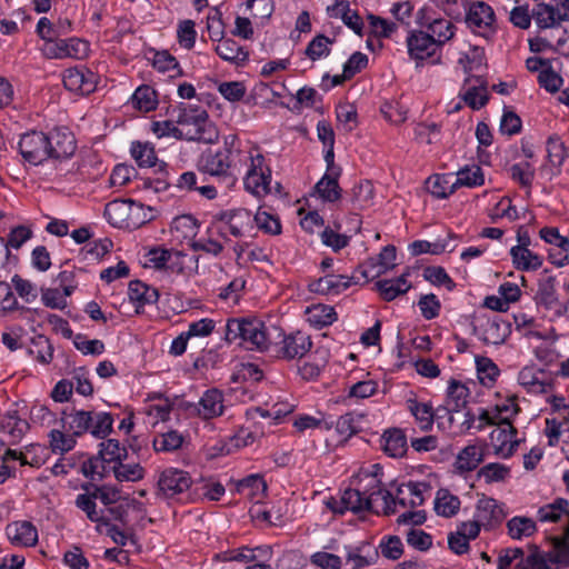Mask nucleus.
<instances>
[{"label":"nucleus","instance_id":"nucleus-15","mask_svg":"<svg viewBox=\"0 0 569 569\" xmlns=\"http://www.w3.org/2000/svg\"><path fill=\"white\" fill-rule=\"evenodd\" d=\"M477 383L472 380L460 381L451 379L448 382L446 406L448 411H460L471 399L472 392L476 390Z\"/></svg>","mask_w":569,"mask_h":569},{"label":"nucleus","instance_id":"nucleus-22","mask_svg":"<svg viewBox=\"0 0 569 569\" xmlns=\"http://www.w3.org/2000/svg\"><path fill=\"white\" fill-rule=\"evenodd\" d=\"M63 84L69 91L89 94L96 89V74L88 69L70 68L64 71Z\"/></svg>","mask_w":569,"mask_h":569},{"label":"nucleus","instance_id":"nucleus-16","mask_svg":"<svg viewBox=\"0 0 569 569\" xmlns=\"http://www.w3.org/2000/svg\"><path fill=\"white\" fill-rule=\"evenodd\" d=\"M535 300L538 306H542L545 309L553 311L558 317L563 316L567 311L566 306L558 299L556 280L553 277H547L539 281Z\"/></svg>","mask_w":569,"mask_h":569},{"label":"nucleus","instance_id":"nucleus-18","mask_svg":"<svg viewBox=\"0 0 569 569\" xmlns=\"http://www.w3.org/2000/svg\"><path fill=\"white\" fill-rule=\"evenodd\" d=\"M505 516L502 506L496 499L482 496L477 501L473 517L483 528L497 526L503 520Z\"/></svg>","mask_w":569,"mask_h":569},{"label":"nucleus","instance_id":"nucleus-63","mask_svg":"<svg viewBox=\"0 0 569 569\" xmlns=\"http://www.w3.org/2000/svg\"><path fill=\"white\" fill-rule=\"evenodd\" d=\"M331 43L332 40H330L328 37L318 34L308 43L305 53L310 60L317 61L329 56Z\"/></svg>","mask_w":569,"mask_h":569},{"label":"nucleus","instance_id":"nucleus-58","mask_svg":"<svg viewBox=\"0 0 569 569\" xmlns=\"http://www.w3.org/2000/svg\"><path fill=\"white\" fill-rule=\"evenodd\" d=\"M113 473L119 481H139L144 477V468L140 463L120 461L113 467Z\"/></svg>","mask_w":569,"mask_h":569},{"label":"nucleus","instance_id":"nucleus-21","mask_svg":"<svg viewBox=\"0 0 569 569\" xmlns=\"http://www.w3.org/2000/svg\"><path fill=\"white\" fill-rule=\"evenodd\" d=\"M6 535L17 547H33L38 542V529L30 521H14L7 526Z\"/></svg>","mask_w":569,"mask_h":569},{"label":"nucleus","instance_id":"nucleus-45","mask_svg":"<svg viewBox=\"0 0 569 569\" xmlns=\"http://www.w3.org/2000/svg\"><path fill=\"white\" fill-rule=\"evenodd\" d=\"M569 512V501L565 498H557L551 503L541 506L537 511V519L540 522H558L561 517Z\"/></svg>","mask_w":569,"mask_h":569},{"label":"nucleus","instance_id":"nucleus-26","mask_svg":"<svg viewBox=\"0 0 569 569\" xmlns=\"http://www.w3.org/2000/svg\"><path fill=\"white\" fill-rule=\"evenodd\" d=\"M539 236L545 242L556 246L562 252L559 260L555 258V253L549 254L552 264L563 267L569 263V238L561 236L559 229L555 227L540 229Z\"/></svg>","mask_w":569,"mask_h":569},{"label":"nucleus","instance_id":"nucleus-1","mask_svg":"<svg viewBox=\"0 0 569 569\" xmlns=\"http://www.w3.org/2000/svg\"><path fill=\"white\" fill-rule=\"evenodd\" d=\"M382 477L383 469L380 465L362 467L353 477V488L346 489L340 498L326 499L323 503L337 515L346 511L392 515L396 512V501L392 493L383 487Z\"/></svg>","mask_w":569,"mask_h":569},{"label":"nucleus","instance_id":"nucleus-47","mask_svg":"<svg viewBox=\"0 0 569 569\" xmlns=\"http://www.w3.org/2000/svg\"><path fill=\"white\" fill-rule=\"evenodd\" d=\"M453 182L457 189L460 187L475 188L485 183V176L479 166H466L453 176Z\"/></svg>","mask_w":569,"mask_h":569},{"label":"nucleus","instance_id":"nucleus-4","mask_svg":"<svg viewBox=\"0 0 569 569\" xmlns=\"http://www.w3.org/2000/svg\"><path fill=\"white\" fill-rule=\"evenodd\" d=\"M239 139L236 134H228L223 138V147L216 151L204 152L199 162L200 171L213 177H230L232 157L240 151Z\"/></svg>","mask_w":569,"mask_h":569},{"label":"nucleus","instance_id":"nucleus-54","mask_svg":"<svg viewBox=\"0 0 569 569\" xmlns=\"http://www.w3.org/2000/svg\"><path fill=\"white\" fill-rule=\"evenodd\" d=\"M477 377L485 387H492L499 376V368L487 357H476Z\"/></svg>","mask_w":569,"mask_h":569},{"label":"nucleus","instance_id":"nucleus-8","mask_svg":"<svg viewBox=\"0 0 569 569\" xmlns=\"http://www.w3.org/2000/svg\"><path fill=\"white\" fill-rule=\"evenodd\" d=\"M49 146L50 141L47 134L41 131L27 132L19 140V151L22 158L33 166H39L50 159Z\"/></svg>","mask_w":569,"mask_h":569},{"label":"nucleus","instance_id":"nucleus-64","mask_svg":"<svg viewBox=\"0 0 569 569\" xmlns=\"http://www.w3.org/2000/svg\"><path fill=\"white\" fill-rule=\"evenodd\" d=\"M548 562L546 552L532 547L527 556L522 552V558L517 562V567L519 569H549Z\"/></svg>","mask_w":569,"mask_h":569},{"label":"nucleus","instance_id":"nucleus-41","mask_svg":"<svg viewBox=\"0 0 569 569\" xmlns=\"http://www.w3.org/2000/svg\"><path fill=\"white\" fill-rule=\"evenodd\" d=\"M307 321L316 327L323 328L333 323L337 319V313L333 307L322 303L312 305L306 310Z\"/></svg>","mask_w":569,"mask_h":569},{"label":"nucleus","instance_id":"nucleus-46","mask_svg":"<svg viewBox=\"0 0 569 569\" xmlns=\"http://www.w3.org/2000/svg\"><path fill=\"white\" fill-rule=\"evenodd\" d=\"M376 286L381 297L387 301H391L398 296L406 293L411 287L405 274L396 279L380 280Z\"/></svg>","mask_w":569,"mask_h":569},{"label":"nucleus","instance_id":"nucleus-29","mask_svg":"<svg viewBox=\"0 0 569 569\" xmlns=\"http://www.w3.org/2000/svg\"><path fill=\"white\" fill-rule=\"evenodd\" d=\"M341 174V168H331L330 173L325 176L316 183L315 190L323 201L335 202L341 197V189L338 179Z\"/></svg>","mask_w":569,"mask_h":569},{"label":"nucleus","instance_id":"nucleus-7","mask_svg":"<svg viewBox=\"0 0 569 569\" xmlns=\"http://www.w3.org/2000/svg\"><path fill=\"white\" fill-rule=\"evenodd\" d=\"M409 57L420 67L425 61L436 63L440 59L441 48L433 41V38L425 31H411L407 39Z\"/></svg>","mask_w":569,"mask_h":569},{"label":"nucleus","instance_id":"nucleus-61","mask_svg":"<svg viewBox=\"0 0 569 569\" xmlns=\"http://www.w3.org/2000/svg\"><path fill=\"white\" fill-rule=\"evenodd\" d=\"M73 346L84 356H100L104 352V343L99 339H88L83 333L73 337Z\"/></svg>","mask_w":569,"mask_h":569},{"label":"nucleus","instance_id":"nucleus-52","mask_svg":"<svg viewBox=\"0 0 569 569\" xmlns=\"http://www.w3.org/2000/svg\"><path fill=\"white\" fill-rule=\"evenodd\" d=\"M214 50L221 59L229 62L238 63L248 58L243 48L232 39L220 40Z\"/></svg>","mask_w":569,"mask_h":569},{"label":"nucleus","instance_id":"nucleus-40","mask_svg":"<svg viewBox=\"0 0 569 569\" xmlns=\"http://www.w3.org/2000/svg\"><path fill=\"white\" fill-rule=\"evenodd\" d=\"M407 409L415 417L421 431H429L433 426L435 413L431 405L416 399L407 400Z\"/></svg>","mask_w":569,"mask_h":569},{"label":"nucleus","instance_id":"nucleus-60","mask_svg":"<svg viewBox=\"0 0 569 569\" xmlns=\"http://www.w3.org/2000/svg\"><path fill=\"white\" fill-rule=\"evenodd\" d=\"M98 453L106 462L119 463L127 458V449L116 439L102 441Z\"/></svg>","mask_w":569,"mask_h":569},{"label":"nucleus","instance_id":"nucleus-2","mask_svg":"<svg viewBox=\"0 0 569 569\" xmlns=\"http://www.w3.org/2000/svg\"><path fill=\"white\" fill-rule=\"evenodd\" d=\"M280 337H282V330L279 327L258 318L230 319L226 325V340L228 342L239 341L249 350H267Z\"/></svg>","mask_w":569,"mask_h":569},{"label":"nucleus","instance_id":"nucleus-39","mask_svg":"<svg viewBox=\"0 0 569 569\" xmlns=\"http://www.w3.org/2000/svg\"><path fill=\"white\" fill-rule=\"evenodd\" d=\"M509 335L506 322L500 321L497 317L489 319L481 326L480 339L488 345H500L505 342Z\"/></svg>","mask_w":569,"mask_h":569},{"label":"nucleus","instance_id":"nucleus-37","mask_svg":"<svg viewBox=\"0 0 569 569\" xmlns=\"http://www.w3.org/2000/svg\"><path fill=\"white\" fill-rule=\"evenodd\" d=\"M491 442L495 446V452L502 457L512 455L513 443V428L511 423H503L492 430L490 435Z\"/></svg>","mask_w":569,"mask_h":569},{"label":"nucleus","instance_id":"nucleus-27","mask_svg":"<svg viewBox=\"0 0 569 569\" xmlns=\"http://www.w3.org/2000/svg\"><path fill=\"white\" fill-rule=\"evenodd\" d=\"M351 283V277L329 273L311 282L309 288L312 292L321 295H338L348 289Z\"/></svg>","mask_w":569,"mask_h":569},{"label":"nucleus","instance_id":"nucleus-32","mask_svg":"<svg viewBox=\"0 0 569 569\" xmlns=\"http://www.w3.org/2000/svg\"><path fill=\"white\" fill-rule=\"evenodd\" d=\"M29 429V423L16 413H8L0 420V430L8 443H18Z\"/></svg>","mask_w":569,"mask_h":569},{"label":"nucleus","instance_id":"nucleus-25","mask_svg":"<svg viewBox=\"0 0 569 569\" xmlns=\"http://www.w3.org/2000/svg\"><path fill=\"white\" fill-rule=\"evenodd\" d=\"M461 96L471 109L482 108L488 102L486 81L481 77L467 78Z\"/></svg>","mask_w":569,"mask_h":569},{"label":"nucleus","instance_id":"nucleus-9","mask_svg":"<svg viewBox=\"0 0 569 569\" xmlns=\"http://www.w3.org/2000/svg\"><path fill=\"white\" fill-rule=\"evenodd\" d=\"M187 409L202 420L220 417L224 412V396L217 388L206 390L198 402L189 403Z\"/></svg>","mask_w":569,"mask_h":569},{"label":"nucleus","instance_id":"nucleus-20","mask_svg":"<svg viewBox=\"0 0 569 569\" xmlns=\"http://www.w3.org/2000/svg\"><path fill=\"white\" fill-rule=\"evenodd\" d=\"M396 260V248L386 246L376 259H370L359 267V272L366 279H373L387 270L393 268Z\"/></svg>","mask_w":569,"mask_h":569},{"label":"nucleus","instance_id":"nucleus-19","mask_svg":"<svg viewBox=\"0 0 569 569\" xmlns=\"http://www.w3.org/2000/svg\"><path fill=\"white\" fill-rule=\"evenodd\" d=\"M311 338L305 332L296 331L283 336L279 353L288 360L300 359L311 350Z\"/></svg>","mask_w":569,"mask_h":569},{"label":"nucleus","instance_id":"nucleus-23","mask_svg":"<svg viewBox=\"0 0 569 569\" xmlns=\"http://www.w3.org/2000/svg\"><path fill=\"white\" fill-rule=\"evenodd\" d=\"M39 446H30L26 447V451H18L13 449H8L1 457L0 465V483H3L8 478L12 477L14 473V466L12 462L19 461L21 466H39V460H29L28 455L32 450L39 449Z\"/></svg>","mask_w":569,"mask_h":569},{"label":"nucleus","instance_id":"nucleus-35","mask_svg":"<svg viewBox=\"0 0 569 569\" xmlns=\"http://www.w3.org/2000/svg\"><path fill=\"white\" fill-rule=\"evenodd\" d=\"M198 269V257L182 251L172 250L167 263V270L171 273L190 276Z\"/></svg>","mask_w":569,"mask_h":569},{"label":"nucleus","instance_id":"nucleus-49","mask_svg":"<svg viewBox=\"0 0 569 569\" xmlns=\"http://www.w3.org/2000/svg\"><path fill=\"white\" fill-rule=\"evenodd\" d=\"M429 192L439 199L448 198L457 188L453 182V174H436L427 180Z\"/></svg>","mask_w":569,"mask_h":569},{"label":"nucleus","instance_id":"nucleus-33","mask_svg":"<svg viewBox=\"0 0 569 569\" xmlns=\"http://www.w3.org/2000/svg\"><path fill=\"white\" fill-rule=\"evenodd\" d=\"M510 256L515 268L521 271L538 270L543 263L542 256L531 251L527 247H512L510 249Z\"/></svg>","mask_w":569,"mask_h":569},{"label":"nucleus","instance_id":"nucleus-34","mask_svg":"<svg viewBox=\"0 0 569 569\" xmlns=\"http://www.w3.org/2000/svg\"><path fill=\"white\" fill-rule=\"evenodd\" d=\"M483 457L482 446L477 443L468 445L458 453L455 467L460 472L472 471L482 462Z\"/></svg>","mask_w":569,"mask_h":569},{"label":"nucleus","instance_id":"nucleus-42","mask_svg":"<svg viewBox=\"0 0 569 569\" xmlns=\"http://www.w3.org/2000/svg\"><path fill=\"white\" fill-rule=\"evenodd\" d=\"M373 186L370 181L363 180L356 184L348 198V202L353 210H362L369 208L373 201Z\"/></svg>","mask_w":569,"mask_h":569},{"label":"nucleus","instance_id":"nucleus-59","mask_svg":"<svg viewBox=\"0 0 569 569\" xmlns=\"http://www.w3.org/2000/svg\"><path fill=\"white\" fill-rule=\"evenodd\" d=\"M152 64L160 72H173L171 77L182 74L178 60L167 50L157 51L153 56Z\"/></svg>","mask_w":569,"mask_h":569},{"label":"nucleus","instance_id":"nucleus-10","mask_svg":"<svg viewBox=\"0 0 569 569\" xmlns=\"http://www.w3.org/2000/svg\"><path fill=\"white\" fill-rule=\"evenodd\" d=\"M466 23L475 33L488 38L495 31V12L485 2H473L468 8Z\"/></svg>","mask_w":569,"mask_h":569},{"label":"nucleus","instance_id":"nucleus-43","mask_svg":"<svg viewBox=\"0 0 569 569\" xmlns=\"http://www.w3.org/2000/svg\"><path fill=\"white\" fill-rule=\"evenodd\" d=\"M128 297L130 301L137 302L139 307H143L144 305L156 303L159 299V293L157 289L134 280L129 283Z\"/></svg>","mask_w":569,"mask_h":569},{"label":"nucleus","instance_id":"nucleus-55","mask_svg":"<svg viewBox=\"0 0 569 569\" xmlns=\"http://www.w3.org/2000/svg\"><path fill=\"white\" fill-rule=\"evenodd\" d=\"M508 533L512 539L520 540L531 537L537 531L536 522L527 517H513L507 522Z\"/></svg>","mask_w":569,"mask_h":569},{"label":"nucleus","instance_id":"nucleus-48","mask_svg":"<svg viewBox=\"0 0 569 569\" xmlns=\"http://www.w3.org/2000/svg\"><path fill=\"white\" fill-rule=\"evenodd\" d=\"M460 509V499L447 489H439L435 499L437 515L450 518Z\"/></svg>","mask_w":569,"mask_h":569},{"label":"nucleus","instance_id":"nucleus-57","mask_svg":"<svg viewBox=\"0 0 569 569\" xmlns=\"http://www.w3.org/2000/svg\"><path fill=\"white\" fill-rule=\"evenodd\" d=\"M113 419L108 412H92L89 432L99 439L106 438L112 430Z\"/></svg>","mask_w":569,"mask_h":569},{"label":"nucleus","instance_id":"nucleus-44","mask_svg":"<svg viewBox=\"0 0 569 569\" xmlns=\"http://www.w3.org/2000/svg\"><path fill=\"white\" fill-rule=\"evenodd\" d=\"M77 445V438L64 429L54 428L49 432V447L53 453L63 455Z\"/></svg>","mask_w":569,"mask_h":569},{"label":"nucleus","instance_id":"nucleus-30","mask_svg":"<svg viewBox=\"0 0 569 569\" xmlns=\"http://www.w3.org/2000/svg\"><path fill=\"white\" fill-rule=\"evenodd\" d=\"M381 448L389 457L401 458L408 450L407 437L401 429L392 428L383 432Z\"/></svg>","mask_w":569,"mask_h":569},{"label":"nucleus","instance_id":"nucleus-31","mask_svg":"<svg viewBox=\"0 0 569 569\" xmlns=\"http://www.w3.org/2000/svg\"><path fill=\"white\" fill-rule=\"evenodd\" d=\"M237 491L254 503H260L266 497L267 483L261 476L250 475L238 481Z\"/></svg>","mask_w":569,"mask_h":569},{"label":"nucleus","instance_id":"nucleus-5","mask_svg":"<svg viewBox=\"0 0 569 569\" xmlns=\"http://www.w3.org/2000/svg\"><path fill=\"white\" fill-rule=\"evenodd\" d=\"M104 217L117 228L137 229L148 221L142 203L133 200H113L107 203Z\"/></svg>","mask_w":569,"mask_h":569},{"label":"nucleus","instance_id":"nucleus-28","mask_svg":"<svg viewBox=\"0 0 569 569\" xmlns=\"http://www.w3.org/2000/svg\"><path fill=\"white\" fill-rule=\"evenodd\" d=\"M91 411L72 410L63 412L60 419V426L68 432H71L77 439L83 436L90 429Z\"/></svg>","mask_w":569,"mask_h":569},{"label":"nucleus","instance_id":"nucleus-51","mask_svg":"<svg viewBox=\"0 0 569 569\" xmlns=\"http://www.w3.org/2000/svg\"><path fill=\"white\" fill-rule=\"evenodd\" d=\"M532 18L542 29L552 28L560 23L558 9L550 3H538L532 10Z\"/></svg>","mask_w":569,"mask_h":569},{"label":"nucleus","instance_id":"nucleus-53","mask_svg":"<svg viewBox=\"0 0 569 569\" xmlns=\"http://www.w3.org/2000/svg\"><path fill=\"white\" fill-rule=\"evenodd\" d=\"M363 419L365 416L362 413L348 412L337 420L336 431L343 439H348L362 429Z\"/></svg>","mask_w":569,"mask_h":569},{"label":"nucleus","instance_id":"nucleus-12","mask_svg":"<svg viewBox=\"0 0 569 569\" xmlns=\"http://www.w3.org/2000/svg\"><path fill=\"white\" fill-rule=\"evenodd\" d=\"M378 559L377 549L369 542L360 541L345 546V565L349 569H362L373 565Z\"/></svg>","mask_w":569,"mask_h":569},{"label":"nucleus","instance_id":"nucleus-17","mask_svg":"<svg viewBox=\"0 0 569 569\" xmlns=\"http://www.w3.org/2000/svg\"><path fill=\"white\" fill-rule=\"evenodd\" d=\"M420 26L433 38V41L441 48L451 40L456 33V26L446 18H436L423 14L420 18Z\"/></svg>","mask_w":569,"mask_h":569},{"label":"nucleus","instance_id":"nucleus-24","mask_svg":"<svg viewBox=\"0 0 569 569\" xmlns=\"http://www.w3.org/2000/svg\"><path fill=\"white\" fill-rule=\"evenodd\" d=\"M429 490V486L425 482H408L401 485L397 489V495L393 497L396 506L400 505L403 508L418 507L425 502V493Z\"/></svg>","mask_w":569,"mask_h":569},{"label":"nucleus","instance_id":"nucleus-11","mask_svg":"<svg viewBox=\"0 0 569 569\" xmlns=\"http://www.w3.org/2000/svg\"><path fill=\"white\" fill-rule=\"evenodd\" d=\"M192 485L189 472L178 468L164 469L158 479V489L166 498H174L188 491Z\"/></svg>","mask_w":569,"mask_h":569},{"label":"nucleus","instance_id":"nucleus-6","mask_svg":"<svg viewBox=\"0 0 569 569\" xmlns=\"http://www.w3.org/2000/svg\"><path fill=\"white\" fill-rule=\"evenodd\" d=\"M213 219L223 236L230 234L234 238H241L249 234L253 229L251 213L243 208L222 210Z\"/></svg>","mask_w":569,"mask_h":569},{"label":"nucleus","instance_id":"nucleus-13","mask_svg":"<svg viewBox=\"0 0 569 569\" xmlns=\"http://www.w3.org/2000/svg\"><path fill=\"white\" fill-rule=\"evenodd\" d=\"M519 383L530 393H546L552 387L551 375L533 366L522 368L518 373Z\"/></svg>","mask_w":569,"mask_h":569},{"label":"nucleus","instance_id":"nucleus-56","mask_svg":"<svg viewBox=\"0 0 569 569\" xmlns=\"http://www.w3.org/2000/svg\"><path fill=\"white\" fill-rule=\"evenodd\" d=\"M183 443V437L176 430H170L154 437L152 446L157 452L178 450Z\"/></svg>","mask_w":569,"mask_h":569},{"label":"nucleus","instance_id":"nucleus-14","mask_svg":"<svg viewBox=\"0 0 569 569\" xmlns=\"http://www.w3.org/2000/svg\"><path fill=\"white\" fill-rule=\"evenodd\" d=\"M47 137L50 141L48 147L50 159H67L74 153L77 148L76 139L68 128H56Z\"/></svg>","mask_w":569,"mask_h":569},{"label":"nucleus","instance_id":"nucleus-62","mask_svg":"<svg viewBox=\"0 0 569 569\" xmlns=\"http://www.w3.org/2000/svg\"><path fill=\"white\" fill-rule=\"evenodd\" d=\"M131 156L140 167L150 168L157 162L154 149L150 143L133 142Z\"/></svg>","mask_w":569,"mask_h":569},{"label":"nucleus","instance_id":"nucleus-38","mask_svg":"<svg viewBox=\"0 0 569 569\" xmlns=\"http://www.w3.org/2000/svg\"><path fill=\"white\" fill-rule=\"evenodd\" d=\"M552 550L546 552L549 569H561L569 566V540L560 536L552 537Z\"/></svg>","mask_w":569,"mask_h":569},{"label":"nucleus","instance_id":"nucleus-3","mask_svg":"<svg viewBox=\"0 0 569 569\" xmlns=\"http://www.w3.org/2000/svg\"><path fill=\"white\" fill-rule=\"evenodd\" d=\"M246 164L244 189L257 198H262L270 193L271 169L258 148H250L246 157Z\"/></svg>","mask_w":569,"mask_h":569},{"label":"nucleus","instance_id":"nucleus-36","mask_svg":"<svg viewBox=\"0 0 569 569\" xmlns=\"http://www.w3.org/2000/svg\"><path fill=\"white\" fill-rule=\"evenodd\" d=\"M218 137V130L211 121H204L203 123L199 121L194 126L184 127V130H181V139L190 141L214 143Z\"/></svg>","mask_w":569,"mask_h":569},{"label":"nucleus","instance_id":"nucleus-50","mask_svg":"<svg viewBox=\"0 0 569 569\" xmlns=\"http://www.w3.org/2000/svg\"><path fill=\"white\" fill-rule=\"evenodd\" d=\"M132 106L141 112H149L157 108V93L150 86H140L131 97Z\"/></svg>","mask_w":569,"mask_h":569}]
</instances>
